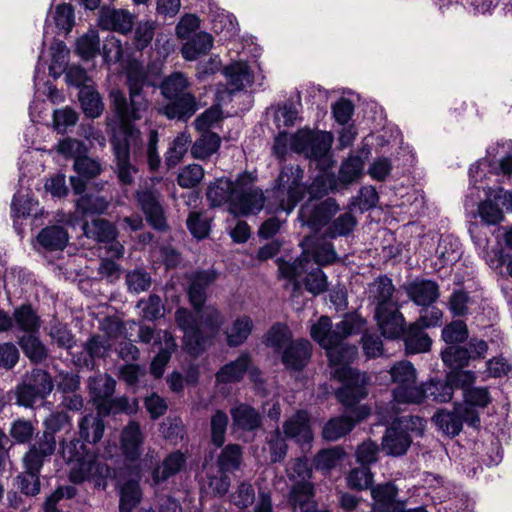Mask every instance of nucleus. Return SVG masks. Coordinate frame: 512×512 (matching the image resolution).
Segmentation results:
<instances>
[{
    "label": "nucleus",
    "mask_w": 512,
    "mask_h": 512,
    "mask_svg": "<svg viewBox=\"0 0 512 512\" xmlns=\"http://www.w3.org/2000/svg\"><path fill=\"white\" fill-rule=\"evenodd\" d=\"M365 320L359 315H346L343 320L332 327L331 319L321 316L311 326L310 334L322 348L326 350L330 365L336 366L333 376L343 382L336 391L340 403L350 408L367 396V376L348 366L356 354L355 346L342 345L349 335L359 333L365 327Z\"/></svg>",
    "instance_id": "obj_1"
},
{
    "label": "nucleus",
    "mask_w": 512,
    "mask_h": 512,
    "mask_svg": "<svg viewBox=\"0 0 512 512\" xmlns=\"http://www.w3.org/2000/svg\"><path fill=\"white\" fill-rule=\"evenodd\" d=\"M127 84L130 93L129 104L120 90H113L110 94L114 111L124 128L123 138L115 137L112 140L116 172L122 185L132 184L138 172V169L130 163V145L140 141V131L131 126L130 122L143 118L149 107L148 100L142 94L143 87L147 84L146 75L137 64L129 67Z\"/></svg>",
    "instance_id": "obj_2"
},
{
    "label": "nucleus",
    "mask_w": 512,
    "mask_h": 512,
    "mask_svg": "<svg viewBox=\"0 0 512 512\" xmlns=\"http://www.w3.org/2000/svg\"><path fill=\"white\" fill-rule=\"evenodd\" d=\"M105 424L98 414L83 416L78 424L80 439L73 438L60 442V454L68 466V476L72 483L81 484L90 481L95 487L105 489L107 480L112 477L108 465L97 460V454L83 441L96 444L104 434Z\"/></svg>",
    "instance_id": "obj_3"
},
{
    "label": "nucleus",
    "mask_w": 512,
    "mask_h": 512,
    "mask_svg": "<svg viewBox=\"0 0 512 512\" xmlns=\"http://www.w3.org/2000/svg\"><path fill=\"white\" fill-rule=\"evenodd\" d=\"M196 314L198 318L187 308H178L175 312V322L184 332L185 349L194 356L205 350L223 324V316L214 306L202 307Z\"/></svg>",
    "instance_id": "obj_4"
},
{
    "label": "nucleus",
    "mask_w": 512,
    "mask_h": 512,
    "mask_svg": "<svg viewBox=\"0 0 512 512\" xmlns=\"http://www.w3.org/2000/svg\"><path fill=\"white\" fill-rule=\"evenodd\" d=\"M188 78L181 72H174L161 83V93L169 100L159 112L169 119L187 121L198 110L195 96L189 92Z\"/></svg>",
    "instance_id": "obj_5"
},
{
    "label": "nucleus",
    "mask_w": 512,
    "mask_h": 512,
    "mask_svg": "<svg viewBox=\"0 0 512 512\" xmlns=\"http://www.w3.org/2000/svg\"><path fill=\"white\" fill-rule=\"evenodd\" d=\"M484 165H473L469 169L470 182L474 189L484 190L487 200L481 202L478 206V215L487 225H496L503 220V209L512 208V194L504 191L503 188L492 189L482 184V177L485 176Z\"/></svg>",
    "instance_id": "obj_6"
},
{
    "label": "nucleus",
    "mask_w": 512,
    "mask_h": 512,
    "mask_svg": "<svg viewBox=\"0 0 512 512\" xmlns=\"http://www.w3.org/2000/svg\"><path fill=\"white\" fill-rule=\"evenodd\" d=\"M310 258L318 265H329L337 260V254L332 243L325 240H317L311 245L310 249L304 250L302 255L294 261H285L278 259V269L283 278L294 283V290L300 289L298 279L307 271V265L310 264Z\"/></svg>",
    "instance_id": "obj_7"
},
{
    "label": "nucleus",
    "mask_w": 512,
    "mask_h": 512,
    "mask_svg": "<svg viewBox=\"0 0 512 512\" xmlns=\"http://www.w3.org/2000/svg\"><path fill=\"white\" fill-rule=\"evenodd\" d=\"M304 171L299 165L284 166L276 181V197L279 199V209L290 213L303 199L306 186L303 182Z\"/></svg>",
    "instance_id": "obj_8"
},
{
    "label": "nucleus",
    "mask_w": 512,
    "mask_h": 512,
    "mask_svg": "<svg viewBox=\"0 0 512 512\" xmlns=\"http://www.w3.org/2000/svg\"><path fill=\"white\" fill-rule=\"evenodd\" d=\"M392 381L397 384L393 390V409L397 404H419L424 400L421 386L416 385V370L408 361H400L390 369Z\"/></svg>",
    "instance_id": "obj_9"
},
{
    "label": "nucleus",
    "mask_w": 512,
    "mask_h": 512,
    "mask_svg": "<svg viewBox=\"0 0 512 512\" xmlns=\"http://www.w3.org/2000/svg\"><path fill=\"white\" fill-rule=\"evenodd\" d=\"M265 204L261 189L254 185L250 174L243 173L236 178V190L229 212L236 216H248L259 213Z\"/></svg>",
    "instance_id": "obj_10"
},
{
    "label": "nucleus",
    "mask_w": 512,
    "mask_h": 512,
    "mask_svg": "<svg viewBox=\"0 0 512 512\" xmlns=\"http://www.w3.org/2000/svg\"><path fill=\"white\" fill-rule=\"evenodd\" d=\"M333 137L328 132L301 129L295 133L294 152L329 166Z\"/></svg>",
    "instance_id": "obj_11"
},
{
    "label": "nucleus",
    "mask_w": 512,
    "mask_h": 512,
    "mask_svg": "<svg viewBox=\"0 0 512 512\" xmlns=\"http://www.w3.org/2000/svg\"><path fill=\"white\" fill-rule=\"evenodd\" d=\"M116 381L108 374H99L89 379L90 393L100 412L107 414L124 410L127 399H112Z\"/></svg>",
    "instance_id": "obj_12"
},
{
    "label": "nucleus",
    "mask_w": 512,
    "mask_h": 512,
    "mask_svg": "<svg viewBox=\"0 0 512 512\" xmlns=\"http://www.w3.org/2000/svg\"><path fill=\"white\" fill-rule=\"evenodd\" d=\"M412 425L422 426V419L419 417H402L397 423L387 428L382 439V449L387 455L402 456L411 445L412 439L407 429Z\"/></svg>",
    "instance_id": "obj_13"
},
{
    "label": "nucleus",
    "mask_w": 512,
    "mask_h": 512,
    "mask_svg": "<svg viewBox=\"0 0 512 512\" xmlns=\"http://www.w3.org/2000/svg\"><path fill=\"white\" fill-rule=\"evenodd\" d=\"M339 211V205L332 198L317 202L309 199L304 203L298 213V219L302 225L308 226L313 231L320 230Z\"/></svg>",
    "instance_id": "obj_14"
},
{
    "label": "nucleus",
    "mask_w": 512,
    "mask_h": 512,
    "mask_svg": "<svg viewBox=\"0 0 512 512\" xmlns=\"http://www.w3.org/2000/svg\"><path fill=\"white\" fill-rule=\"evenodd\" d=\"M82 229L87 238L106 244L105 249L108 256L112 258H120L123 256L124 247L116 240L117 230L109 221L94 219L91 222H85Z\"/></svg>",
    "instance_id": "obj_15"
},
{
    "label": "nucleus",
    "mask_w": 512,
    "mask_h": 512,
    "mask_svg": "<svg viewBox=\"0 0 512 512\" xmlns=\"http://www.w3.org/2000/svg\"><path fill=\"white\" fill-rule=\"evenodd\" d=\"M286 473L289 480L294 482L289 495V503L304 499L305 494L314 496V487L309 481L312 469L306 458H297L287 465Z\"/></svg>",
    "instance_id": "obj_16"
},
{
    "label": "nucleus",
    "mask_w": 512,
    "mask_h": 512,
    "mask_svg": "<svg viewBox=\"0 0 512 512\" xmlns=\"http://www.w3.org/2000/svg\"><path fill=\"white\" fill-rule=\"evenodd\" d=\"M224 74L228 79L231 92L240 91L253 83L261 86L265 78L259 65H248L242 61L225 67Z\"/></svg>",
    "instance_id": "obj_17"
},
{
    "label": "nucleus",
    "mask_w": 512,
    "mask_h": 512,
    "mask_svg": "<svg viewBox=\"0 0 512 512\" xmlns=\"http://www.w3.org/2000/svg\"><path fill=\"white\" fill-rule=\"evenodd\" d=\"M217 272L213 269L194 271L187 275V295L195 312H199L206 302L207 288L216 281Z\"/></svg>",
    "instance_id": "obj_18"
},
{
    "label": "nucleus",
    "mask_w": 512,
    "mask_h": 512,
    "mask_svg": "<svg viewBox=\"0 0 512 512\" xmlns=\"http://www.w3.org/2000/svg\"><path fill=\"white\" fill-rule=\"evenodd\" d=\"M55 449V436L51 433H43L23 457L25 470L40 475L44 462L53 455Z\"/></svg>",
    "instance_id": "obj_19"
},
{
    "label": "nucleus",
    "mask_w": 512,
    "mask_h": 512,
    "mask_svg": "<svg viewBox=\"0 0 512 512\" xmlns=\"http://www.w3.org/2000/svg\"><path fill=\"white\" fill-rule=\"evenodd\" d=\"M374 318L381 334L387 339H397L405 332V319L399 305L375 308Z\"/></svg>",
    "instance_id": "obj_20"
},
{
    "label": "nucleus",
    "mask_w": 512,
    "mask_h": 512,
    "mask_svg": "<svg viewBox=\"0 0 512 512\" xmlns=\"http://www.w3.org/2000/svg\"><path fill=\"white\" fill-rule=\"evenodd\" d=\"M159 197L155 189L141 188L136 192L137 202L146 215L148 223L155 229L163 231L167 225Z\"/></svg>",
    "instance_id": "obj_21"
},
{
    "label": "nucleus",
    "mask_w": 512,
    "mask_h": 512,
    "mask_svg": "<svg viewBox=\"0 0 512 512\" xmlns=\"http://www.w3.org/2000/svg\"><path fill=\"white\" fill-rule=\"evenodd\" d=\"M283 432L287 438L293 439L302 449L310 447L313 433L310 416L306 410H298L283 423Z\"/></svg>",
    "instance_id": "obj_22"
},
{
    "label": "nucleus",
    "mask_w": 512,
    "mask_h": 512,
    "mask_svg": "<svg viewBox=\"0 0 512 512\" xmlns=\"http://www.w3.org/2000/svg\"><path fill=\"white\" fill-rule=\"evenodd\" d=\"M98 21L103 30L126 35L132 31L135 15L126 9L102 7Z\"/></svg>",
    "instance_id": "obj_23"
},
{
    "label": "nucleus",
    "mask_w": 512,
    "mask_h": 512,
    "mask_svg": "<svg viewBox=\"0 0 512 512\" xmlns=\"http://www.w3.org/2000/svg\"><path fill=\"white\" fill-rule=\"evenodd\" d=\"M352 413L355 415V420L348 416H339L330 419L323 428V438L328 441H336L345 436L353 429L356 422L365 419L370 414V409L362 405L354 409Z\"/></svg>",
    "instance_id": "obj_24"
},
{
    "label": "nucleus",
    "mask_w": 512,
    "mask_h": 512,
    "mask_svg": "<svg viewBox=\"0 0 512 512\" xmlns=\"http://www.w3.org/2000/svg\"><path fill=\"white\" fill-rule=\"evenodd\" d=\"M144 436L140 425L135 422H129L122 430L120 436V447L125 460L131 464L137 462L142 453V444Z\"/></svg>",
    "instance_id": "obj_25"
},
{
    "label": "nucleus",
    "mask_w": 512,
    "mask_h": 512,
    "mask_svg": "<svg viewBox=\"0 0 512 512\" xmlns=\"http://www.w3.org/2000/svg\"><path fill=\"white\" fill-rule=\"evenodd\" d=\"M312 345L308 340L291 341L282 351L283 365L291 371H301L309 362Z\"/></svg>",
    "instance_id": "obj_26"
},
{
    "label": "nucleus",
    "mask_w": 512,
    "mask_h": 512,
    "mask_svg": "<svg viewBox=\"0 0 512 512\" xmlns=\"http://www.w3.org/2000/svg\"><path fill=\"white\" fill-rule=\"evenodd\" d=\"M398 489L393 483L379 484L371 489L374 512H401L405 502L397 500Z\"/></svg>",
    "instance_id": "obj_27"
},
{
    "label": "nucleus",
    "mask_w": 512,
    "mask_h": 512,
    "mask_svg": "<svg viewBox=\"0 0 512 512\" xmlns=\"http://www.w3.org/2000/svg\"><path fill=\"white\" fill-rule=\"evenodd\" d=\"M395 286L392 280L386 275L375 278L367 288L368 300L375 305V308H385L398 305L393 298Z\"/></svg>",
    "instance_id": "obj_28"
},
{
    "label": "nucleus",
    "mask_w": 512,
    "mask_h": 512,
    "mask_svg": "<svg viewBox=\"0 0 512 512\" xmlns=\"http://www.w3.org/2000/svg\"><path fill=\"white\" fill-rule=\"evenodd\" d=\"M187 458L181 451L168 454L152 471L153 484L158 485L178 474L186 465Z\"/></svg>",
    "instance_id": "obj_29"
},
{
    "label": "nucleus",
    "mask_w": 512,
    "mask_h": 512,
    "mask_svg": "<svg viewBox=\"0 0 512 512\" xmlns=\"http://www.w3.org/2000/svg\"><path fill=\"white\" fill-rule=\"evenodd\" d=\"M131 475L134 477L124 483L120 489V512H132L133 508L141 500V490L138 480L141 477V469L137 465L134 467Z\"/></svg>",
    "instance_id": "obj_30"
},
{
    "label": "nucleus",
    "mask_w": 512,
    "mask_h": 512,
    "mask_svg": "<svg viewBox=\"0 0 512 512\" xmlns=\"http://www.w3.org/2000/svg\"><path fill=\"white\" fill-rule=\"evenodd\" d=\"M250 365V356L243 353L235 361L220 368L216 373V382L219 384L237 383L243 379Z\"/></svg>",
    "instance_id": "obj_31"
},
{
    "label": "nucleus",
    "mask_w": 512,
    "mask_h": 512,
    "mask_svg": "<svg viewBox=\"0 0 512 512\" xmlns=\"http://www.w3.org/2000/svg\"><path fill=\"white\" fill-rule=\"evenodd\" d=\"M409 298L420 306H429L439 296L438 285L430 280H419L410 283L406 287Z\"/></svg>",
    "instance_id": "obj_32"
},
{
    "label": "nucleus",
    "mask_w": 512,
    "mask_h": 512,
    "mask_svg": "<svg viewBox=\"0 0 512 512\" xmlns=\"http://www.w3.org/2000/svg\"><path fill=\"white\" fill-rule=\"evenodd\" d=\"M435 255L439 261V268L456 263L462 255L459 240L452 235H442L439 239Z\"/></svg>",
    "instance_id": "obj_33"
},
{
    "label": "nucleus",
    "mask_w": 512,
    "mask_h": 512,
    "mask_svg": "<svg viewBox=\"0 0 512 512\" xmlns=\"http://www.w3.org/2000/svg\"><path fill=\"white\" fill-rule=\"evenodd\" d=\"M236 190V180L231 181L228 178H219L211 183L207 189V199L214 207L227 204L231 206L233 202L234 191Z\"/></svg>",
    "instance_id": "obj_34"
},
{
    "label": "nucleus",
    "mask_w": 512,
    "mask_h": 512,
    "mask_svg": "<svg viewBox=\"0 0 512 512\" xmlns=\"http://www.w3.org/2000/svg\"><path fill=\"white\" fill-rule=\"evenodd\" d=\"M234 429L253 431L261 426L259 412L247 404H240L230 411Z\"/></svg>",
    "instance_id": "obj_35"
},
{
    "label": "nucleus",
    "mask_w": 512,
    "mask_h": 512,
    "mask_svg": "<svg viewBox=\"0 0 512 512\" xmlns=\"http://www.w3.org/2000/svg\"><path fill=\"white\" fill-rule=\"evenodd\" d=\"M159 342H164V346L160 347L159 352L151 362L150 371L155 378L162 377L165 367L169 362L172 353L176 350L177 344L170 332H164L158 337Z\"/></svg>",
    "instance_id": "obj_36"
},
{
    "label": "nucleus",
    "mask_w": 512,
    "mask_h": 512,
    "mask_svg": "<svg viewBox=\"0 0 512 512\" xmlns=\"http://www.w3.org/2000/svg\"><path fill=\"white\" fill-rule=\"evenodd\" d=\"M54 23L58 34H68L74 25V11L69 4H60L56 7L55 11L50 14L45 23L44 37L48 34V29Z\"/></svg>",
    "instance_id": "obj_37"
},
{
    "label": "nucleus",
    "mask_w": 512,
    "mask_h": 512,
    "mask_svg": "<svg viewBox=\"0 0 512 512\" xmlns=\"http://www.w3.org/2000/svg\"><path fill=\"white\" fill-rule=\"evenodd\" d=\"M213 46V38L206 32H199L192 36L181 48L184 59L194 61L199 56L207 54Z\"/></svg>",
    "instance_id": "obj_38"
},
{
    "label": "nucleus",
    "mask_w": 512,
    "mask_h": 512,
    "mask_svg": "<svg viewBox=\"0 0 512 512\" xmlns=\"http://www.w3.org/2000/svg\"><path fill=\"white\" fill-rule=\"evenodd\" d=\"M418 323L411 324L404 332L405 349L408 354L424 353L430 349L431 339Z\"/></svg>",
    "instance_id": "obj_39"
},
{
    "label": "nucleus",
    "mask_w": 512,
    "mask_h": 512,
    "mask_svg": "<svg viewBox=\"0 0 512 512\" xmlns=\"http://www.w3.org/2000/svg\"><path fill=\"white\" fill-rule=\"evenodd\" d=\"M68 239L67 231L58 225L42 229L37 236L39 244L50 251L63 250L67 245Z\"/></svg>",
    "instance_id": "obj_40"
},
{
    "label": "nucleus",
    "mask_w": 512,
    "mask_h": 512,
    "mask_svg": "<svg viewBox=\"0 0 512 512\" xmlns=\"http://www.w3.org/2000/svg\"><path fill=\"white\" fill-rule=\"evenodd\" d=\"M79 101L82 110L87 117L97 118L103 110L104 104L99 92L91 85L84 86L79 91Z\"/></svg>",
    "instance_id": "obj_41"
},
{
    "label": "nucleus",
    "mask_w": 512,
    "mask_h": 512,
    "mask_svg": "<svg viewBox=\"0 0 512 512\" xmlns=\"http://www.w3.org/2000/svg\"><path fill=\"white\" fill-rule=\"evenodd\" d=\"M16 326L26 333H37L41 327V319L31 305L23 304L13 313Z\"/></svg>",
    "instance_id": "obj_42"
},
{
    "label": "nucleus",
    "mask_w": 512,
    "mask_h": 512,
    "mask_svg": "<svg viewBox=\"0 0 512 512\" xmlns=\"http://www.w3.org/2000/svg\"><path fill=\"white\" fill-rule=\"evenodd\" d=\"M18 344L25 356L33 363H41L48 356V351L45 345L37 336L34 335V333L20 337Z\"/></svg>",
    "instance_id": "obj_43"
},
{
    "label": "nucleus",
    "mask_w": 512,
    "mask_h": 512,
    "mask_svg": "<svg viewBox=\"0 0 512 512\" xmlns=\"http://www.w3.org/2000/svg\"><path fill=\"white\" fill-rule=\"evenodd\" d=\"M201 136L192 146L191 153L195 158L205 159L214 154L220 147V137L210 131H200Z\"/></svg>",
    "instance_id": "obj_44"
},
{
    "label": "nucleus",
    "mask_w": 512,
    "mask_h": 512,
    "mask_svg": "<svg viewBox=\"0 0 512 512\" xmlns=\"http://www.w3.org/2000/svg\"><path fill=\"white\" fill-rule=\"evenodd\" d=\"M435 425L445 435L454 437L458 435L462 429V419L459 417L457 409L454 411L440 410L433 416Z\"/></svg>",
    "instance_id": "obj_45"
},
{
    "label": "nucleus",
    "mask_w": 512,
    "mask_h": 512,
    "mask_svg": "<svg viewBox=\"0 0 512 512\" xmlns=\"http://www.w3.org/2000/svg\"><path fill=\"white\" fill-rule=\"evenodd\" d=\"M242 462V447L238 444H228L217 458L219 472L227 473L239 469Z\"/></svg>",
    "instance_id": "obj_46"
},
{
    "label": "nucleus",
    "mask_w": 512,
    "mask_h": 512,
    "mask_svg": "<svg viewBox=\"0 0 512 512\" xmlns=\"http://www.w3.org/2000/svg\"><path fill=\"white\" fill-rule=\"evenodd\" d=\"M252 328L253 322L250 317L237 318L226 331L228 345L232 347L241 345L250 335Z\"/></svg>",
    "instance_id": "obj_47"
},
{
    "label": "nucleus",
    "mask_w": 512,
    "mask_h": 512,
    "mask_svg": "<svg viewBox=\"0 0 512 512\" xmlns=\"http://www.w3.org/2000/svg\"><path fill=\"white\" fill-rule=\"evenodd\" d=\"M109 207V201L99 195L85 194L76 201L77 212L86 215L103 214Z\"/></svg>",
    "instance_id": "obj_48"
},
{
    "label": "nucleus",
    "mask_w": 512,
    "mask_h": 512,
    "mask_svg": "<svg viewBox=\"0 0 512 512\" xmlns=\"http://www.w3.org/2000/svg\"><path fill=\"white\" fill-rule=\"evenodd\" d=\"M357 220L351 212H345L334 219L325 231V236L331 239L347 236L355 228Z\"/></svg>",
    "instance_id": "obj_49"
},
{
    "label": "nucleus",
    "mask_w": 512,
    "mask_h": 512,
    "mask_svg": "<svg viewBox=\"0 0 512 512\" xmlns=\"http://www.w3.org/2000/svg\"><path fill=\"white\" fill-rule=\"evenodd\" d=\"M265 449L269 453L271 463L281 462L285 459L288 451V445L279 428L270 432L266 436Z\"/></svg>",
    "instance_id": "obj_50"
},
{
    "label": "nucleus",
    "mask_w": 512,
    "mask_h": 512,
    "mask_svg": "<svg viewBox=\"0 0 512 512\" xmlns=\"http://www.w3.org/2000/svg\"><path fill=\"white\" fill-rule=\"evenodd\" d=\"M363 167L360 156H349L340 166L338 180L345 185L351 184L362 176Z\"/></svg>",
    "instance_id": "obj_51"
},
{
    "label": "nucleus",
    "mask_w": 512,
    "mask_h": 512,
    "mask_svg": "<svg viewBox=\"0 0 512 512\" xmlns=\"http://www.w3.org/2000/svg\"><path fill=\"white\" fill-rule=\"evenodd\" d=\"M191 143V137L186 132L180 133L172 142L165 155V163L171 168L176 166L186 154Z\"/></svg>",
    "instance_id": "obj_52"
},
{
    "label": "nucleus",
    "mask_w": 512,
    "mask_h": 512,
    "mask_svg": "<svg viewBox=\"0 0 512 512\" xmlns=\"http://www.w3.org/2000/svg\"><path fill=\"white\" fill-rule=\"evenodd\" d=\"M443 362L451 369H460L468 365L469 359L472 357L470 351L461 346L450 345L446 347L442 353Z\"/></svg>",
    "instance_id": "obj_53"
},
{
    "label": "nucleus",
    "mask_w": 512,
    "mask_h": 512,
    "mask_svg": "<svg viewBox=\"0 0 512 512\" xmlns=\"http://www.w3.org/2000/svg\"><path fill=\"white\" fill-rule=\"evenodd\" d=\"M290 340L291 332L289 328L284 324L277 323L267 332L264 342L266 346L279 352L284 350V348L291 342Z\"/></svg>",
    "instance_id": "obj_54"
},
{
    "label": "nucleus",
    "mask_w": 512,
    "mask_h": 512,
    "mask_svg": "<svg viewBox=\"0 0 512 512\" xmlns=\"http://www.w3.org/2000/svg\"><path fill=\"white\" fill-rule=\"evenodd\" d=\"M76 51L83 59L94 58L100 51V39L96 30H90L76 43Z\"/></svg>",
    "instance_id": "obj_55"
},
{
    "label": "nucleus",
    "mask_w": 512,
    "mask_h": 512,
    "mask_svg": "<svg viewBox=\"0 0 512 512\" xmlns=\"http://www.w3.org/2000/svg\"><path fill=\"white\" fill-rule=\"evenodd\" d=\"M474 304L473 298L464 290H455L448 301V307L453 316L467 315Z\"/></svg>",
    "instance_id": "obj_56"
},
{
    "label": "nucleus",
    "mask_w": 512,
    "mask_h": 512,
    "mask_svg": "<svg viewBox=\"0 0 512 512\" xmlns=\"http://www.w3.org/2000/svg\"><path fill=\"white\" fill-rule=\"evenodd\" d=\"M50 50L52 58L49 66V72L56 78L66 70L68 50L63 41L54 42Z\"/></svg>",
    "instance_id": "obj_57"
},
{
    "label": "nucleus",
    "mask_w": 512,
    "mask_h": 512,
    "mask_svg": "<svg viewBox=\"0 0 512 512\" xmlns=\"http://www.w3.org/2000/svg\"><path fill=\"white\" fill-rule=\"evenodd\" d=\"M421 387L424 392V399L431 397L437 402H448L453 397V388L446 382L431 381Z\"/></svg>",
    "instance_id": "obj_58"
},
{
    "label": "nucleus",
    "mask_w": 512,
    "mask_h": 512,
    "mask_svg": "<svg viewBox=\"0 0 512 512\" xmlns=\"http://www.w3.org/2000/svg\"><path fill=\"white\" fill-rule=\"evenodd\" d=\"M335 188L336 179L334 175L322 174L317 176L309 187H306V192L309 193L311 199L316 201V199L322 198Z\"/></svg>",
    "instance_id": "obj_59"
},
{
    "label": "nucleus",
    "mask_w": 512,
    "mask_h": 512,
    "mask_svg": "<svg viewBox=\"0 0 512 512\" xmlns=\"http://www.w3.org/2000/svg\"><path fill=\"white\" fill-rule=\"evenodd\" d=\"M228 422L227 414L221 410H217L211 417V441L217 447L225 442Z\"/></svg>",
    "instance_id": "obj_60"
},
{
    "label": "nucleus",
    "mask_w": 512,
    "mask_h": 512,
    "mask_svg": "<svg viewBox=\"0 0 512 512\" xmlns=\"http://www.w3.org/2000/svg\"><path fill=\"white\" fill-rule=\"evenodd\" d=\"M468 328L464 321L455 320L442 330V338L447 344L461 343L468 338Z\"/></svg>",
    "instance_id": "obj_61"
},
{
    "label": "nucleus",
    "mask_w": 512,
    "mask_h": 512,
    "mask_svg": "<svg viewBox=\"0 0 512 512\" xmlns=\"http://www.w3.org/2000/svg\"><path fill=\"white\" fill-rule=\"evenodd\" d=\"M49 335L53 342L61 348L71 349L75 344V339L71 331L65 324L58 321L51 323Z\"/></svg>",
    "instance_id": "obj_62"
},
{
    "label": "nucleus",
    "mask_w": 512,
    "mask_h": 512,
    "mask_svg": "<svg viewBox=\"0 0 512 512\" xmlns=\"http://www.w3.org/2000/svg\"><path fill=\"white\" fill-rule=\"evenodd\" d=\"M305 277V288L313 295H318L327 290L328 282L325 273L320 268H312L308 270Z\"/></svg>",
    "instance_id": "obj_63"
},
{
    "label": "nucleus",
    "mask_w": 512,
    "mask_h": 512,
    "mask_svg": "<svg viewBox=\"0 0 512 512\" xmlns=\"http://www.w3.org/2000/svg\"><path fill=\"white\" fill-rule=\"evenodd\" d=\"M112 344L109 336L93 335L85 344V350L91 359L103 358L110 350Z\"/></svg>",
    "instance_id": "obj_64"
}]
</instances>
